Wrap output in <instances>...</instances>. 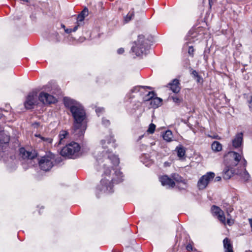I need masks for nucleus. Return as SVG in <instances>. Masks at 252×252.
Instances as JSON below:
<instances>
[{"mask_svg":"<svg viewBox=\"0 0 252 252\" xmlns=\"http://www.w3.org/2000/svg\"><path fill=\"white\" fill-rule=\"evenodd\" d=\"M115 140L113 136L110 135L104 139L100 141V145L103 151L102 156H98L96 160L98 164L103 168L102 179L100 185L97 189L104 192H112L113 184H118L123 181L122 173L118 170L113 169V173L111 175L110 168L113 166H117L119 163L118 157L110 151L116 147Z\"/></svg>","mask_w":252,"mask_h":252,"instance_id":"1","label":"nucleus"},{"mask_svg":"<svg viewBox=\"0 0 252 252\" xmlns=\"http://www.w3.org/2000/svg\"><path fill=\"white\" fill-rule=\"evenodd\" d=\"M63 102L74 119L72 132L75 138H81L86 129V126L83 124L86 117L85 111L80 103L70 98L64 97Z\"/></svg>","mask_w":252,"mask_h":252,"instance_id":"2","label":"nucleus"},{"mask_svg":"<svg viewBox=\"0 0 252 252\" xmlns=\"http://www.w3.org/2000/svg\"><path fill=\"white\" fill-rule=\"evenodd\" d=\"M80 145L76 142H71L64 147L61 151V155L69 158H75L79 155Z\"/></svg>","mask_w":252,"mask_h":252,"instance_id":"3","label":"nucleus"},{"mask_svg":"<svg viewBox=\"0 0 252 252\" xmlns=\"http://www.w3.org/2000/svg\"><path fill=\"white\" fill-rule=\"evenodd\" d=\"M225 160L229 159L227 162L228 167H234L237 165H240L241 167H246L247 165V161L244 158H243L241 155L235 152L231 151L228 153L225 157Z\"/></svg>","mask_w":252,"mask_h":252,"instance_id":"4","label":"nucleus"},{"mask_svg":"<svg viewBox=\"0 0 252 252\" xmlns=\"http://www.w3.org/2000/svg\"><path fill=\"white\" fill-rule=\"evenodd\" d=\"M134 44L135 46L132 47L131 51L135 53L137 56L146 54V51L148 50V46L143 35H139L137 41Z\"/></svg>","mask_w":252,"mask_h":252,"instance_id":"5","label":"nucleus"},{"mask_svg":"<svg viewBox=\"0 0 252 252\" xmlns=\"http://www.w3.org/2000/svg\"><path fill=\"white\" fill-rule=\"evenodd\" d=\"M53 159L54 158L50 154L42 157L39 161V165L40 168L45 171L50 170L53 166Z\"/></svg>","mask_w":252,"mask_h":252,"instance_id":"6","label":"nucleus"},{"mask_svg":"<svg viewBox=\"0 0 252 252\" xmlns=\"http://www.w3.org/2000/svg\"><path fill=\"white\" fill-rule=\"evenodd\" d=\"M215 176L214 172H209L206 174L203 175L199 179L197 182V187L199 189H205L209 184V183L213 180Z\"/></svg>","mask_w":252,"mask_h":252,"instance_id":"7","label":"nucleus"},{"mask_svg":"<svg viewBox=\"0 0 252 252\" xmlns=\"http://www.w3.org/2000/svg\"><path fill=\"white\" fill-rule=\"evenodd\" d=\"M37 101L36 94L33 92L29 94L24 102V106L27 109H32Z\"/></svg>","mask_w":252,"mask_h":252,"instance_id":"8","label":"nucleus"},{"mask_svg":"<svg viewBox=\"0 0 252 252\" xmlns=\"http://www.w3.org/2000/svg\"><path fill=\"white\" fill-rule=\"evenodd\" d=\"M39 100L44 104H51L55 103L56 98L48 93L41 92L39 95Z\"/></svg>","mask_w":252,"mask_h":252,"instance_id":"9","label":"nucleus"},{"mask_svg":"<svg viewBox=\"0 0 252 252\" xmlns=\"http://www.w3.org/2000/svg\"><path fill=\"white\" fill-rule=\"evenodd\" d=\"M171 177L178 184V186L180 189H183L187 188L186 181L179 174L173 173L172 174Z\"/></svg>","mask_w":252,"mask_h":252,"instance_id":"10","label":"nucleus"},{"mask_svg":"<svg viewBox=\"0 0 252 252\" xmlns=\"http://www.w3.org/2000/svg\"><path fill=\"white\" fill-rule=\"evenodd\" d=\"M20 154L22 157L24 159L27 158L32 159L37 157V153L35 151H28L24 148L20 149Z\"/></svg>","mask_w":252,"mask_h":252,"instance_id":"11","label":"nucleus"},{"mask_svg":"<svg viewBox=\"0 0 252 252\" xmlns=\"http://www.w3.org/2000/svg\"><path fill=\"white\" fill-rule=\"evenodd\" d=\"M242 169L241 170H237L236 172V174L238 175L241 180L244 182H247L249 180L250 176L248 172V171L246 169V167H244L243 166L241 167Z\"/></svg>","mask_w":252,"mask_h":252,"instance_id":"12","label":"nucleus"},{"mask_svg":"<svg viewBox=\"0 0 252 252\" xmlns=\"http://www.w3.org/2000/svg\"><path fill=\"white\" fill-rule=\"evenodd\" d=\"M160 181L163 186H168L169 187H174L175 185L173 180L168 176L164 175L160 178Z\"/></svg>","mask_w":252,"mask_h":252,"instance_id":"13","label":"nucleus"},{"mask_svg":"<svg viewBox=\"0 0 252 252\" xmlns=\"http://www.w3.org/2000/svg\"><path fill=\"white\" fill-rule=\"evenodd\" d=\"M233 167H228V164L226 163V167L223 170V178L225 180L229 179L236 171L233 170Z\"/></svg>","mask_w":252,"mask_h":252,"instance_id":"14","label":"nucleus"},{"mask_svg":"<svg viewBox=\"0 0 252 252\" xmlns=\"http://www.w3.org/2000/svg\"><path fill=\"white\" fill-rule=\"evenodd\" d=\"M168 85L170 90L174 93L177 94L181 90L179 81L177 79H174L172 82L168 84Z\"/></svg>","mask_w":252,"mask_h":252,"instance_id":"15","label":"nucleus"},{"mask_svg":"<svg viewBox=\"0 0 252 252\" xmlns=\"http://www.w3.org/2000/svg\"><path fill=\"white\" fill-rule=\"evenodd\" d=\"M242 141L243 133L242 132H240L237 134L234 139L232 140V144L233 147H234L236 148L239 147L242 144Z\"/></svg>","mask_w":252,"mask_h":252,"instance_id":"16","label":"nucleus"},{"mask_svg":"<svg viewBox=\"0 0 252 252\" xmlns=\"http://www.w3.org/2000/svg\"><path fill=\"white\" fill-rule=\"evenodd\" d=\"M223 244L225 252H233L230 239L228 238H225L223 241Z\"/></svg>","mask_w":252,"mask_h":252,"instance_id":"17","label":"nucleus"},{"mask_svg":"<svg viewBox=\"0 0 252 252\" xmlns=\"http://www.w3.org/2000/svg\"><path fill=\"white\" fill-rule=\"evenodd\" d=\"M89 14L88 8L86 7L84 8V9L81 12V13L78 15L77 18V22L81 23L82 22L86 16Z\"/></svg>","mask_w":252,"mask_h":252,"instance_id":"18","label":"nucleus"},{"mask_svg":"<svg viewBox=\"0 0 252 252\" xmlns=\"http://www.w3.org/2000/svg\"><path fill=\"white\" fill-rule=\"evenodd\" d=\"M162 100L161 98L158 97H155L152 99L150 102V104L153 107L157 108L161 105Z\"/></svg>","mask_w":252,"mask_h":252,"instance_id":"19","label":"nucleus"},{"mask_svg":"<svg viewBox=\"0 0 252 252\" xmlns=\"http://www.w3.org/2000/svg\"><path fill=\"white\" fill-rule=\"evenodd\" d=\"M211 147L213 151L216 152H220L222 150L221 144L219 142L216 141L213 142Z\"/></svg>","mask_w":252,"mask_h":252,"instance_id":"20","label":"nucleus"},{"mask_svg":"<svg viewBox=\"0 0 252 252\" xmlns=\"http://www.w3.org/2000/svg\"><path fill=\"white\" fill-rule=\"evenodd\" d=\"M176 151L177 152V155L179 158H183L186 153L185 148L182 145H179L176 148Z\"/></svg>","mask_w":252,"mask_h":252,"instance_id":"21","label":"nucleus"},{"mask_svg":"<svg viewBox=\"0 0 252 252\" xmlns=\"http://www.w3.org/2000/svg\"><path fill=\"white\" fill-rule=\"evenodd\" d=\"M163 138L167 142H170L172 140L173 135L171 130H166L163 134Z\"/></svg>","mask_w":252,"mask_h":252,"instance_id":"22","label":"nucleus"},{"mask_svg":"<svg viewBox=\"0 0 252 252\" xmlns=\"http://www.w3.org/2000/svg\"><path fill=\"white\" fill-rule=\"evenodd\" d=\"M35 136L38 137L40 138L42 141L44 142L45 144H51L52 142V139L49 137H45L40 135H35Z\"/></svg>","mask_w":252,"mask_h":252,"instance_id":"23","label":"nucleus"},{"mask_svg":"<svg viewBox=\"0 0 252 252\" xmlns=\"http://www.w3.org/2000/svg\"><path fill=\"white\" fill-rule=\"evenodd\" d=\"M212 213L216 216H217L219 214H222V211L219 207L215 205H213L212 207Z\"/></svg>","mask_w":252,"mask_h":252,"instance_id":"24","label":"nucleus"},{"mask_svg":"<svg viewBox=\"0 0 252 252\" xmlns=\"http://www.w3.org/2000/svg\"><path fill=\"white\" fill-rule=\"evenodd\" d=\"M134 12L133 9H131V11H130L126 15V17H125V21L126 22H129L132 18V17L134 16Z\"/></svg>","mask_w":252,"mask_h":252,"instance_id":"25","label":"nucleus"},{"mask_svg":"<svg viewBox=\"0 0 252 252\" xmlns=\"http://www.w3.org/2000/svg\"><path fill=\"white\" fill-rule=\"evenodd\" d=\"M145 88H147L149 89H151V87H147V86H137V87H135L134 88H133L131 90H130V94H132V93H137V92H138L140 91V89H144Z\"/></svg>","mask_w":252,"mask_h":252,"instance_id":"26","label":"nucleus"},{"mask_svg":"<svg viewBox=\"0 0 252 252\" xmlns=\"http://www.w3.org/2000/svg\"><path fill=\"white\" fill-rule=\"evenodd\" d=\"M145 88H147L149 89H151V87H147V86H137V87H135L134 88H133L131 90H130V94H132V93H137V92H138L140 91V89H144Z\"/></svg>","mask_w":252,"mask_h":252,"instance_id":"27","label":"nucleus"},{"mask_svg":"<svg viewBox=\"0 0 252 252\" xmlns=\"http://www.w3.org/2000/svg\"><path fill=\"white\" fill-rule=\"evenodd\" d=\"M173 101L175 103L179 105L183 101V99L182 97L178 96L177 95L175 94L172 96L171 97Z\"/></svg>","mask_w":252,"mask_h":252,"instance_id":"28","label":"nucleus"},{"mask_svg":"<svg viewBox=\"0 0 252 252\" xmlns=\"http://www.w3.org/2000/svg\"><path fill=\"white\" fill-rule=\"evenodd\" d=\"M223 207L225 208V210L227 212V216H230V213L232 212L233 210V208L231 207V205H230L228 204H227L226 203H223Z\"/></svg>","mask_w":252,"mask_h":252,"instance_id":"29","label":"nucleus"},{"mask_svg":"<svg viewBox=\"0 0 252 252\" xmlns=\"http://www.w3.org/2000/svg\"><path fill=\"white\" fill-rule=\"evenodd\" d=\"M67 134V132L64 130H63L60 132V133L59 135L60 138V141L59 143V144L62 143V141L66 137Z\"/></svg>","mask_w":252,"mask_h":252,"instance_id":"30","label":"nucleus"},{"mask_svg":"<svg viewBox=\"0 0 252 252\" xmlns=\"http://www.w3.org/2000/svg\"><path fill=\"white\" fill-rule=\"evenodd\" d=\"M217 218L218 219L222 222L223 223V224H225V217L224 215V213L222 211V214H219V215H218L217 216Z\"/></svg>","mask_w":252,"mask_h":252,"instance_id":"31","label":"nucleus"},{"mask_svg":"<svg viewBox=\"0 0 252 252\" xmlns=\"http://www.w3.org/2000/svg\"><path fill=\"white\" fill-rule=\"evenodd\" d=\"M156 126L154 124H151L149 125L148 129H147V132L150 134H153L155 130Z\"/></svg>","mask_w":252,"mask_h":252,"instance_id":"32","label":"nucleus"},{"mask_svg":"<svg viewBox=\"0 0 252 252\" xmlns=\"http://www.w3.org/2000/svg\"><path fill=\"white\" fill-rule=\"evenodd\" d=\"M155 93L153 91L152 92H149L148 93V94H147V95H146V98H145V100L146 101H148V100H152V99H153L154 96H155Z\"/></svg>","mask_w":252,"mask_h":252,"instance_id":"33","label":"nucleus"},{"mask_svg":"<svg viewBox=\"0 0 252 252\" xmlns=\"http://www.w3.org/2000/svg\"><path fill=\"white\" fill-rule=\"evenodd\" d=\"M9 140H10L9 137L8 136H6L4 138L3 140L0 139V147L2 146V144H4L5 145H7V144L8 143V142L9 141Z\"/></svg>","mask_w":252,"mask_h":252,"instance_id":"34","label":"nucleus"},{"mask_svg":"<svg viewBox=\"0 0 252 252\" xmlns=\"http://www.w3.org/2000/svg\"><path fill=\"white\" fill-rule=\"evenodd\" d=\"M194 49L192 46H189L188 49V54L191 57H193L194 55Z\"/></svg>","mask_w":252,"mask_h":252,"instance_id":"35","label":"nucleus"},{"mask_svg":"<svg viewBox=\"0 0 252 252\" xmlns=\"http://www.w3.org/2000/svg\"><path fill=\"white\" fill-rule=\"evenodd\" d=\"M189 70L190 72V74L192 75L194 78H196V77L198 75V72L195 70H193L191 68H190Z\"/></svg>","mask_w":252,"mask_h":252,"instance_id":"36","label":"nucleus"},{"mask_svg":"<svg viewBox=\"0 0 252 252\" xmlns=\"http://www.w3.org/2000/svg\"><path fill=\"white\" fill-rule=\"evenodd\" d=\"M102 124L104 126H107L110 125V122L109 120H106V119L103 118L102 119Z\"/></svg>","mask_w":252,"mask_h":252,"instance_id":"37","label":"nucleus"},{"mask_svg":"<svg viewBox=\"0 0 252 252\" xmlns=\"http://www.w3.org/2000/svg\"><path fill=\"white\" fill-rule=\"evenodd\" d=\"M80 25L81 23L77 22V25L73 29H72V32H76Z\"/></svg>","mask_w":252,"mask_h":252,"instance_id":"38","label":"nucleus"},{"mask_svg":"<svg viewBox=\"0 0 252 252\" xmlns=\"http://www.w3.org/2000/svg\"><path fill=\"white\" fill-rule=\"evenodd\" d=\"M233 223H234L233 220L231 219V217H230V218H227V223L229 225H231Z\"/></svg>","mask_w":252,"mask_h":252,"instance_id":"39","label":"nucleus"},{"mask_svg":"<svg viewBox=\"0 0 252 252\" xmlns=\"http://www.w3.org/2000/svg\"><path fill=\"white\" fill-rule=\"evenodd\" d=\"M103 111H104V109L103 108H97L95 110L96 113L97 114H98L100 112H103Z\"/></svg>","mask_w":252,"mask_h":252,"instance_id":"40","label":"nucleus"},{"mask_svg":"<svg viewBox=\"0 0 252 252\" xmlns=\"http://www.w3.org/2000/svg\"><path fill=\"white\" fill-rule=\"evenodd\" d=\"M124 52V49L121 48L117 50V53L119 54H122Z\"/></svg>","mask_w":252,"mask_h":252,"instance_id":"41","label":"nucleus"},{"mask_svg":"<svg viewBox=\"0 0 252 252\" xmlns=\"http://www.w3.org/2000/svg\"><path fill=\"white\" fill-rule=\"evenodd\" d=\"M187 250L188 251H191L192 250V246L190 244H189L187 246Z\"/></svg>","mask_w":252,"mask_h":252,"instance_id":"42","label":"nucleus"},{"mask_svg":"<svg viewBox=\"0 0 252 252\" xmlns=\"http://www.w3.org/2000/svg\"><path fill=\"white\" fill-rule=\"evenodd\" d=\"M195 79L196 80V81L199 83L200 82V80L202 78L201 77L198 75V76H197Z\"/></svg>","mask_w":252,"mask_h":252,"instance_id":"43","label":"nucleus"},{"mask_svg":"<svg viewBox=\"0 0 252 252\" xmlns=\"http://www.w3.org/2000/svg\"><path fill=\"white\" fill-rule=\"evenodd\" d=\"M65 32L67 33H69L72 32V29H65Z\"/></svg>","mask_w":252,"mask_h":252,"instance_id":"44","label":"nucleus"},{"mask_svg":"<svg viewBox=\"0 0 252 252\" xmlns=\"http://www.w3.org/2000/svg\"><path fill=\"white\" fill-rule=\"evenodd\" d=\"M220 180H221V177L220 176H217L215 178V181L217 182H219V181H220Z\"/></svg>","mask_w":252,"mask_h":252,"instance_id":"45","label":"nucleus"},{"mask_svg":"<svg viewBox=\"0 0 252 252\" xmlns=\"http://www.w3.org/2000/svg\"><path fill=\"white\" fill-rule=\"evenodd\" d=\"M249 222L251 225V228H252V219H249Z\"/></svg>","mask_w":252,"mask_h":252,"instance_id":"46","label":"nucleus"},{"mask_svg":"<svg viewBox=\"0 0 252 252\" xmlns=\"http://www.w3.org/2000/svg\"><path fill=\"white\" fill-rule=\"evenodd\" d=\"M164 164H165V165H169V163H168V162H165L164 163Z\"/></svg>","mask_w":252,"mask_h":252,"instance_id":"47","label":"nucleus"},{"mask_svg":"<svg viewBox=\"0 0 252 252\" xmlns=\"http://www.w3.org/2000/svg\"><path fill=\"white\" fill-rule=\"evenodd\" d=\"M62 27L63 28H65V26L64 25H62Z\"/></svg>","mask_w":252,"mask_h":252,"instance_id":"48","label":"nucleus"},{"mask_svg":"<svg viewBox=\"0 0 252 252\" xmlns=\"http://www.w3.org/2000/svg\"><path fill=\"white\" fill-rule=\"evenodd\" d=\"M142 137H143V135H142V136H140V137H139V139H141Z\"/></svg>","mask_w":252,"mask_h":252,"instance_id":"49","label":"nucleus"},{"mask_svg":"<svg viewBox=\"0 0 252 252\" xmlns=\"http://www.w3.org/2000/svg\"><path fill=\"white\" fill-rule=\"evenodd\" d=\"M209 0V4H211V0Z\"/></svg>","mask_w":252,"mask_h":252,"instance_id":"50","label":"nucleus"},{"mask_svg":"<svg viewBox=\"0 0 252 252\" xmlns=\"http://www.w3.org/2000/svg\"><path fill=\"white\" fill-rule=\"evenodd\" d=\"M251 252H252V251Z\"/></svg>","mask_w":252,"mask_h":252,"instance_id":"51","label":"nucleus"}]
</instances>
